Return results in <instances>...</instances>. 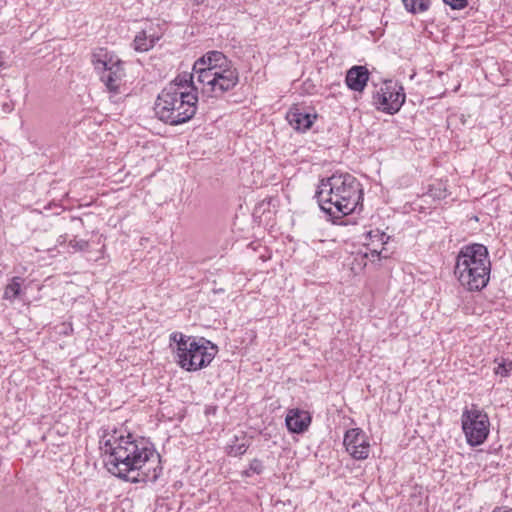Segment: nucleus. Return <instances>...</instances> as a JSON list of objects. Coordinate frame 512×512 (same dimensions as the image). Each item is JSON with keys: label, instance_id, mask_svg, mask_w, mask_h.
<instances>
[{"label": "nucleus", "instance_id": "obj_1", "mask_svg": "<svg viewBox=\"0 0 512 512\" xmlns=\"http://www.w3.org/2000/svg\"><path fill=\"white\" fill-rule=\"evenodd\" d=\"M104 465L109 473L121 480L138 482H155L162 467L157 465L147 471L144 470L150 461L160 463V455L151 443L145 439L135 440L131 434L127 436H111L104 441Z\"/></svg>", "mask_w": 512, "mask_h": 512}, {"label": "nucleus", "instance_id": "obj_2", "mask_svg": "<svg viewBox=\"0 0 512 512\" xmlns=\"http://www.w3.org/2000/svg\"><path fill=\"white\" fill-rule=\"evenodd\" d=\"M320 209L332 218L353 213L362 199L359 181L350 173H333L319 181L315 196Z\"/></svg>", "mask_w": 512, "mask_h": 512}, {"label": "nucleus", "instance_id": "obj_3", "mask_svg": "<svg viewBox=\"0 0 512 512\" xmlns=\"http://www.w3.org/2000/svg\"><path fill=\"white\" fill-rule=\"evenodd\" d=\"M491 261L483 244L473 243L461 247L456 257L454 274L467 291L483 290L489 283Z\"/></svg>", "mask_w": 512, "mask_h": 512}, {"label": "nucleus", "instance_id": "obj_4", "mask_svg": "<svg viewBox=\"0 0 512 512\" xmlns=\"http://www.w3.org/2000/svg\"><path fill=\"white\" fill-rule=\"evenodd\" d=\"M198 95L167 85L157 96L155 114L163 123L177 126L191 120L197 111Z\"/></svg>", "mask_w": 512, "mask_h": 512}, {"label": "nucleus", "instance_id": "obj_5", "mask_svg": "<svg viewBox=\"0 0 512 512\" xmlns=\"http://www.w3.org/2000/svg\"><path fill=\"white\" fill-rule=\"evenodd\" d=\"M181 345L183 348H180L177 363L189 372L207 367L218 352L217 346L205 338L197 340L192 337L187 344Z\"/></svg>", "mask_w": 512, "mask_h": 512}, {"label": "nucleus", "instance_id": "obj_6", "mask_svg": "<svg viewBox=\"0 0 512 512\" xmlns=\"http://www.w3.org/2000/svg\"><path fill=\"white\" fill-rule=\"evenodd\" d=\"M202 94L207 97L220 98L233 90L239 83L238 69L233 65L220 71L204 72L197 76Z\"/></svg>", "mask_w": 512, "mask_h": 512}, {"label": "nucleus", "instance_id": "obj_7", "mask_svg": "<svg viewBox=\"0 0 512 512\" xmlns=\"http://www.w3.org/2000/svg\"><path fill=\"white\" fill-rule=\"evenodd\" d=\"M92 62L101 75L100 79L110 93H120L125 76L122 61L108 53L106 49L100 48L92 55Z\"/></svg>", "mask_w": 512, "mask_h": 512}, {"label": "nucleus", "instance_id": "obj_8", "mask_svg": "<svg viewBox=\"0 0 512 512\" xmlns=\"http://www.w3.org/2000/svg\"><path fill=\"white\" fill-rule=\"evenodd\" d=\"M461 427L467 444L476 447L483 444L489 436L490 421L488 414L476 405L465 407L461 415Z\"/></svg>", "mask_w": 512, "mask_h": 512}, {"label": "nucleus", "instance_id": "obj_9", "mask_svg": "<svg viewBox=\"0 0 512 512\" xmlns=\"http://www.w3.org/2000/svg\"><path fill=\"white\" fill-rule=\"evenodd\" d=\"M405 98L401 85L387 81L373 94V105L377 110L393 115L401 109Z\"/></svg>", "mask_w": 512, "mask_h": 512}, {"label": "nucleus", "instance_id": "obj_10", "mask_svg": "<svg viewBox=\"0 0 512 512\" xmlns=\"http://www.w3.org/2000/svg\"><path fill=\"white\" fill-rule=\"evenodd\" d=\"M343 444L347 452L356 460L368 458L370 444L365 433L360 428L348 430L344 435Z\"/></svg>", "mask_w": 512, "mask_h": 512}, {"label": "nucleus", "instance_id": "obj_11", "mask_svg": "<svg viewBox=\"0 0 512 512\" xmlns=\"http://www.w3.org/2000/svg\"><path fill=\"white\" fill-rule=\"evenodd\" d=\"M229 66H233V63L223 52L212 50L197 59L192 70L198 76L204 72L220 71Z\"/></svg>", "mask_w": 512, "mask_h": 512}, {"label": "nucleus", "instance_id": "obj_12", "mask_svg": "<svg viewBox=\"0 0 512 512\" xmlns=\"http://www.w3.org/2000/svg\"><path fill=\"white\" fill-rule=\"evenodd\" d=\"M316 117V114L306 112L299 106H293L290 108L286 115V119L288 120L289 124L295 130L302 132H305L311 128Z\"/></svg>", "mask_w": 512, "mask_h": 512}, {"label": "nucleus", "instance_id": "obj_13", "mask_svg": "<svg viewBox=\"0 0 512 512\" xmlns=\"http://www.w3.org/2000/svg\"><path fill=\"white\" fill-rule=\"evenodd\" d=\"M285 423L290 432L302 434L308 429L311 417L307 411L291 409L285 418Z\"/></svg>", "mask_w": 512, "mask_h": 512}, {"label": "nucleus", "instance_id": "obj_14", "mask_svg": "<svg viewBox=\"0 0 512 512\" xmlns=\"http://www.w3.org/2000/svg\"><path fill=\"white\" fill-rule=\"evenodd\" d=\"M369 80V71L365 66L355 65L351 67L345 77V82L349 89L361 92Z\"/></svg>", "mask_w": 512, "mask_h": 512}, {"label": "nucleus", "instance_id": "obj_15", "mask_svg": "<svg viewBox=\"0 0 512 512\" xmlns=\"http://www.w3.org/2000/svg\"><path fill=\"white\" fill-rule=\"evenodd\" d=\"M168 85H175L180 91H193L198 95L200 85L197 82V73H182L179 74L171 83Z\"/></svg>", "mask_w": 512, "mask_h": 512}, {"label": "nucleus", "instance_id": "obj_16", "mask_svg": "<svg viewBox=\"0 0 512 512\" xmlns=\"http://www.w3.org/2000/svg\"><path fill=\"white\" fill-rule=\"evenodd\" d=\"M159 39V36L147 35L146 31H140L134 38L133 46L138 52H146L153 48Z\"/></svg>", "mask_w": 512, "mask_h": 512}, {"label": "nucleus", "instance_id": "obj_17", "mask_svg": "<svg viewBox=\"0 0 512 512\" xmlns=\"http://www.w3.org/2000/svg\"><path fill=\"white\" fill-rule=\"evenodd\" d=\"M406 10L410 13H422L429 9L430 0H402Z\"/></svg>", "mask_w": 512, "mask_h": 512}, {"label": "nucleus", "instance_id": "obj_18", "mask_svg": "<svg viewBox=\"0 0 512 512\" xmlns=\"http://www.w3.org/2000/svg\"><path fill=\"white\" fill-rule=\"evenodd\" d=\"M22 281L20 277H14L5 288L4 298L9 300L16 299L20 295Z\"/></svg>", "mask_w": 512, "mask_h": 512}, {"label": "nucleus", "instance_id": "obj_19", "mask_svg": "<svg viewBox=\"0 0 512 512\" xmlns=\"http://www.w3.org/2000/svg\"><path fill=\"white\" fill-rule=\"evenodd\" d=\"M263 470V462L258 458H254L249 463L248 468L242 472V475L245 477H251L254 474L260 475L263 472Z\"/></svg>", "mask_w": 512, "mask_h": 512}, {"label": "nucleus", "instance_id": "obj_20", "mask_svg": "<svg viewBox=\"0 0 512 512\" xmlns=\"http://www.w3.org/2000/svg\"><path fill=\"white\" fill-rule=\"evenodd\" d=\"M191 338H192V336H186V335H184L183 333H180V332H174V333H172L170 335V340L172 342H175L176 345H177V356L180 353V348H183L181 343L187 344L190 341Z\"/></svg>", "mask_w": 512, "mask_h": 512}, {"label": "nucleus", "instance_id": "obj_21", "mask_svg": "<svg viewBox=\"0 0 512 512\" xmlns=\"http://www.w3.org/2000/svg\"><path fill=\"white\" fill-rule=\"evenodd\" d=\"M367 236L371 239L372 243L376 241L380 242L381 244H386L390 239V236L380 231L379 229L369 231Z\"/></svg>", "mask_w": 512, "mask_h": 512}, {"label": "nucleus", "instance_id": "obj_22", "mask_svg": "<svg viewBox=\"0 0 512 512\" xmlns=\"http://www.w3.org/2000/svg\"><path fill=\"white\" fill-rule=\"evenodd\" d=\"M69 247L74 251H85L89 247V242L83 239L77 240L74 238L69 241Z\"/></svg>", "mask_w": 512, "mask_h": 512}, {"label": "nucleus", "instance_id": "obj_23", "mask_svg": "<svg viewBox=\"0 0 512 512\" xmlns=\"http://www.w3.org/2000/svg\"><path fill=\"white\" fill-rule=\"evenodd\" d=\"M512 371V362H502L500 363L497 368H495V373L499 374L503 377H508L510 375V372Z\"/></svg>", "mask_w": 512, "mask_h": 512}, {"label": "nucleus", "instance_id": "obj_24", "mask_svg": "<svg viewBox=\"0 0 512 512\" xmlns=\"http://www.w3.org/2000/svg\"><path fill=\"white\" fill-rule=\"evenodd\" d=\"M453 10H462L468 5V0H442Z\"/></svg>", "mask_w": 512, "mask_h": 512}, {"label": "nucleus", "instance_id": "obj_25", "mask_svg": "<svg viewBox=\"0 0 512 512\" xmlns=\"http://www.w3.org/2000/svg\"><path fill=\"white\" fill-rule=\"evenodd\" d=\"M248 449V445L245 443L241 444H234L230 446L229 454L233 456H241L243 455Z\"/></svg>", "mask_w": 512, "mask_h": 512}, {"label": "nucleus", "instance_id": "obj_26", "mask_svg": "<svg viewBox=\"0 0 512 512\" xmlns=\"http://www.w3.org/2000/svg\"><path fill=\"white\" fill-rule=\"evenodd\" d=\"M429 193L431 196H433L434 198H438V199H441V198H444L445 197V194L443 191H441L440 189H434V188H430L429 189Z\"/></svg>", "mask_w": 512, "mask_h": 512}, {"label": "nucleus", "instance_id": "obj_27", "mask_svg": "<svg viewBox=\"0 0 512 512\" xmlns=\"http://www.w3.org/2000/svg\"><path fill=\"white\" fill-rule=\"evenodd\" d=\"M71 222L75 223L79 228L83 227V221L81 218L72 217Z\"/></svg>", "mask_w": 512, "mask_h": 512}, {"label": "nucleus", "instance_id": "obj_28", "mask_svg": "<svg viewBox=\"0 0 512 512\" xmlns=\"http://www.w3.org/2000/svg\"><path fill=\"white\" fill-rule=\"evenodd\" d=\"M492 512H512V508L496 507Z\"/></svg>", "mask_w": 512, "mask_h": 512}, {"label": "nucleus", "instance_id": "obj_29", "mask_svg": "<svg viewBox=\"0 0 512 512\" xmlns=\"http://www.w3.org/2000/svg\"><path fill=\"white\" fill-rule=\"evenodd\" d=\"M67 234H64V235H60L59 238H58V243L62 244V243H65L67 241Z\"/></svg>", "mask_w": 512, "mask_h": 512}, {"label": "nucleus", "instance_id": "obj_30", "mask_svg": "<svg viewBox=\"0 0 512 512\" xmlns=\"http://www.w3.org/2000/svg\"><path fill=\"white\" fill-rule=\"evenodd\" d=\"M190 2H192L194 5H200L202 3H204L205 0H189Z\"/></svg>", "mask_w": 512, "mask_h": 512}, {"label": "nucleus", "instance_id": "obj_31", "mask_svg": "<svg viewBox=\"0 0 512 512\" xmlns=\"http://www.w3.org/2000/svg\"><path fill=\"white\" fill-rule=\"evenodd\" d=\"M372 253H373V254L375 253V254H377V255H380V254H381V252H378L376 249L372 250Z\"/></svg>", "mask_w": 512, "mask_h": 512}]
</instances>
